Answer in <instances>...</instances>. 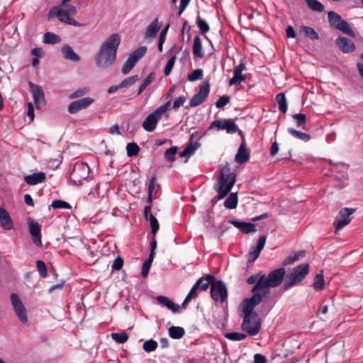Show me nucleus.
I'll return each instance as SVG.
<instances>
[{"mask_svg":"<svg viewBox=\"0 0 363 363\" xmlns=\"http://www.w3.org/2000/svg\"><path fill=\"white\" fill-rule=\"evenodd\" d=\"M262 301L260 296H252L250 298H245L241 304V311L243 320L241 328L250 336L257 335L262 328V320L259 314L254 310Z\"/></svg>","mask_w":363,"mask_h":363,"instance_id":"f257e3e1","label":"nucleus"},{"mask_svg":"<svg viewBox=\"0 0 363 363\" xmlns=\"http://www.w3.org/2000/svg\"><path fill=\"white\" fill-rule=\"evenodd\" d=\"M121 43V36L112 33L99 45L94 56V63L99 68H109L115 66L117 50Z\"/></svg>","mask_w":363,"mask_h":363,"instance_id":"f03ea898","label":"nucleus"},{"mask_svg":"<svg viewBox=\"0 0 363 363\" xmlns=\"http://www.w3.org/2000/svg\"><path fill=\"white\" fill-rule=\"evenodd\" d=\"M286 274L284 267H279L270 272L267 275L263 274L260 280L252 289V296H260V300H263L270 294V289L275 288L281 284Z\"/></svg>","mask_w":363,"mask_h":363,"instance_id":"7ed1b4c3","label":"nucleus"},{"mask_svg":"<svg viewBox=\"0 0 363 363\" xmlns=\"http://www.w3.org/2000/svg\"><path fill=\"white\" fill-rule=\"evenodd\" d=\"M235 174L231 172L228 164L225 165L221 169L218 182L213 186V189L218 192V195L211 200L213 206L229 194L235 183Z\"/></svg>","mask_w":363,"mask_h":363,"instance_id":"20e7f679","label":"nucleus"},{"mask_svg":"<svg viewBox=\"0 0 363 363\" xmlns=\"http://www.w3.org/2000/svg\"><path fill=\"white\" fill-rule=\"evenodd\" d=\"M309 272V264H301L294 268L293 271L287 275L288 281L283 285L284 290H288L293 286L301 282Z\"/></svg>","mask_w":363,"mask_h":363,"instance_id":"39448f33","label":"nucleus"},{"mask_svg":"<svg viewBox=\"0 0 363 363\" xmlns=\"http://www.w3.org/2000/svg\"><path fill=\"white\" fill-rule=\"evenodd\" d=\"M171 104V101H167L164 105L157 108L154 112L149 114L143 123V128L147 132H152L157 126L158 121L162 115L167 111Z\"/></svg>","mask_w":363,"mask_h":363,"instance_id":"423d86ee","label":"nucleus"},{"mask_svg":"<svg viewBox=\"0 0 363 363\" xmlns=\"http://www.w3.org/2000/svg\"><path fill=\"white\" fill-rule=\"evenodd\" d=\"M89 175V167L84 162H77L70 174L71 182L77 186L83 184Z\"/></svg>","mask_w":363,"mask_h":363,"instance_id":"0eeeda50","label":"nucleus"},{"mask_svg":"<svg viewBox=\"0 0 363 363\" xmlns=\"http://www.w3.org/2000/svg\"><path fill=\"white\" fill-rule=\"evenodd\" d=\"M211 296L215 301H220L221 303L227 301L228 291L223 281L215 279L211 287Z\"/></svg>","mask_w":363,"mask_h":363,"instance_id":"6e6552de","label":"nucleus"},{"mask_svg":"<svg viewBox=\"0 0 363 363\" xmlns=\"http://www.w3.org/2000/svg\"><path fill=\"white\" fill-rule=\"evenodd\" d=\"M10 298L15 313L23 324H27L28 322L27 311L21 298L14 293L11 294Z\"/></svg>","mask_w":363,"mask_h":363,"instance_id":"1a4fd4ad","label":"nucleus"},{"mask_svg":"<svg viewBox=\"0 0 363 363\" xmlns=\"http://www.w3.org/2000/svg\"><path fill=\"white\" fill-rule=\"evenodd\" d=\"M210 92V84L207 82H203L199 86V91L196 94L189 102V107H196L201 105L208 97Z\"/></svg>","mask_w":363,"mask_h":363,"instance_id":"9d476101","label":"nucleus"},{"mask_svg":"<svg viewBox=\"0 0 363 363\" xmlns=\"http://www.w3.org/2000/svg\"><path fill=\"white\" fill-rule=\"evenodd\" d=\"M62 7L63 6L52 9L48 14L49 18L56 16L61 22L74 26H81V24L77 23L74 18L71 17L72 16L64 11Z\"/></svg>","mask_w":363,"mask_h":363,"instance_id":"9b49d317","label":"nucleus"},{"mask_svg":"<svg viewBox=\"0 0 363 363\" xmlns=\"http://www.w3.org/2000/svg\"><path fill=\"white\" fill-rule=\"evenodd\" d=\"M30 91L33 95V101L37 108H40L45 105V95L43 89L38 84L28 83Z\"/></svg>","mask_w":363,"mask_h":363,"instance_id":"f8f14e48","label":"nucleus"},{"mask_svg":"<svg viewBox=\"0 0 363 363\" xmlns=\"http://www.w3.org/2000/svg\"><path fill=\"white\" fill-rule=\"evenodd\" d=\"M147 52L146 46H141L131 52L122 68H133L136 63L145 55Z\"/></svg>","mask_w":363,"mask_h":363,"instance_id":"ddd939ff","label":"nucleus"},{"mask_svg":"<svg viewBox=\"0 0 363 363\" xmlns=\"http://www.w3.org/2000/svg\"><path fill=\"white\" fill-rule=\"evenodd\" d=\"M94 101V99L90 97H85L74 101L69 104L67 111L69 113H76L78 111L89 107Z\"/></svg>","mask_w":363,"mask_h":363,"instance_id":"4468645a","label":"nucleus"},{"mask_svg":"<svg viewBox=\"0 0 363 363\" xmlns=\"http://www.w3.org/2000/svg\"><path fill=\"white\" fill-rule=\"evenodd\" d=\"M354 212V209L351 208H344L340 211L339 215L342 218L334 223L336 230H341L350 223L351 219L349 217Z\"/></svg>","mask_w":363,"mask_h":363,"instance_id":"2eb2a0df","label":"nucleus"},{"mask_svg":"<svg viewBox=\"0 0 363 363\" xmlns=\"http://www.w3.org/2000/svg\"><path fill=\"white\" fill-rule=\"evenodd\" d=\"M29 233H30L33 239V243L36 246H41V226L37 222H34L33 220H30L28 223Z\"/></svg>","mask_w":363,"mask_h":363,"instance_id":"dca6fc26","label":"nucleus"},{"mask_svg":"<svg viewBox=\"0 0 363 363\" xmlns=\"http://www.w3.org/2000/svg\"><path fill=\"white\" fill-rule=\"evenodd\" d=\"M267 238L265 235L260 236L255 247H252L249 253V262H255L259 256L261 251L264 247Z\"/></svg>","mask_w":363,"mask_h":363,"instance_id":"f3484780","label":"nucleus"},{"mask_svg":"<svg viewBox=\"0 0 363 363\" xmlns=\"http://www.w3.org/2000/svg\"><path fill=\"white\" fill-rule=\"evenodd\" d=\"M335 43L340 50L345 53L353 52L355 49L354 43L351 40L345 37H338L335 40Z\"/></svg>","mask_w":363,"mask_h":363,"instance_id":"a211bd4d","label":"nucleus"},{"mask_svg":"<svg viewBox=\"0 0 363 363\" xmlns=\"http://www.w3.org/2000/svg\"><path fill=\"white\" fill-rule=\"evenodd\" d=\"M230 223L243 233L248 234L257 231L255 225L251 223L239 221L236 220H230Z\"/></svg>","mask_w":363,"mask_h":363,"instance_id":"6ab92c4d","label":"nucleus"},{"mask_svg":"<svg viewBox=\"0 0 363 363\" xmlns=\"http://www.w3.org/2000/svg\"><path fill=\"white\" fill-rule=\"evenodd\" d=\"M250 150L247 147L246 144H240L235 155V161L238 164H243L250 159Z\"/></svg>","mask_w":363,"mask_h":363,"instance_id":"aec40b11","label":"nucleus"},{"mask_svg":"<svg viewBox=\"0 0 363 363\" xmlns=\"http://www.w3.org/2000/svg\"><path fill=\"white\" fill-rule=\"evenodd\" d=\"M61 53L64 59L72 62H79L80 57L68 45H64L61 48Z\"/></svg>","mask_w":363,"mask_h":363,"instance_id":"412c9836","label":"nucleus"},{"mask_svg":"<svg viewBox=\"0 0 363 363\" xmlns=\"http://www.w3.org/2000/svg\"><path fill=\"white\" fill-rule=\"evenodd\" d=\"M0 223L5 230L13 228V223L11 216L5 208H0Z\"/></svg>","mask_w":363,"mask_h":363,"instance_id":"4be33fe9","label":"nucleus"},{"mask_svg":"<svg viewBox=\"0 0 363 363\" xmlns=\"http://www.w3.org/2000/svg\"><path fill=\"white\" fill-rule=\"evenodd\" d=\"M46 179V175L44 172H37L32 174L26 176L24 178L25 182L29 185H35L43 183Z\"/></svg>","mask_w":363,"mask_h":363,"instance_id":"5701e85b","label":"nucleus"},{"mask_svg":"<svg viewBox=\"0 0 363 363\" xmlns=\"http://www.w3.org/2000/svg\"><path fill=\"white\" fill-rule=\"evenodd\" d=\"M216 277L212 274H206L199 279L196 283H199L198 289L206 291L209 286H212V283L215 281Z\"/></svg>","mask_w":363,"mask_h":363,"instance_id":"b1692460","label":"nucleus"},{"mask_svg":"<svg viewBox=\"0 0 363 363\" xmlns=\"http://www.w3.org/2000/svg\"><path fill=\"white\" fill-rule=\"evenodd\" d=\"M162 24L159 23L158 18H155L151 23L147 26L145 33V38H153L157 35L159 30L160 29Z\"/></svg>","mask_w":363,"mask_h":363,"instance_id":"393cba45","label":"nucleus"},{"mask_svg":"<svg viewBox=\"0 0 363 363\" xmlns=\"http://www.w3.org/2000/svg\"><path fill=\"white\" fill-rule=\"evenodd\" d=\"M156 300L161 305L166 306L168 309L171 310L173 313H178L180 310V306L175 304L169 298L164 296H159L156 298Z\"/></svg>","mask_w":363,"mask_h":363,"instance_id":"a878e982","label":"nucleus"},{"mask_svg":"<svg viewBox=\"0 0 363 363\" xmlns=\"http://www.w3.org/2000/svg\"><path fill=\"white\" fill-rule=\"evenodd\" d=\"M192 52L195 57L202 58L204 57V53L202 51V44H201V39L200 36L196 35L194 38L193 47H192Z\"/></svg>","mask_w":363,"mask_h":363,"instance_id":"bb28decb","label":"nucleus"},{"mask_svg":"<svg viewBox=\"0 0 363 363\" xmlns=\"http://www.w3.org/2000/svg\"><path fill=\"white\" fill-rule=\"evenodd\" d=\"M313 287L315 291H322L325 287L323 271L320 270L313 279Z\"/></svg>","mask_w":363,"mask_h":363,"instance_id":"cd10ccee","label":"nucleus"},{"mask_svg":"<svg viewBox=\"0 0 363 363\" xmlns=\"http://www.w3.org/2000/svg\"><path fill=\"white\" fill-rule=\"evenodd\" d=\"M168 333L172 339H181L185 334V330L179 326H171L168 329Z\"/></svg>","mask_w":363,"mask_h":363,"instance_id":"c85d7f7f","label":"nucleus"},{"mask_svg":"<svg viewBox=\"0 0 363 363\" xmlns=\"http://www.w3.org/2000/svg\"><path fill=\"white\" fill-rule=\"evenodd\" d=\"M233 77L230 79V86H238L245 79V77L242 74V69H234Z\"/></svg>","mask_w":363,"mask_h":363,"instance_id":"c756f323","label":"nucleus"},{"mask_svg":"<svg viewBox=\"0 0 363 363\" xmlns=\"http://www.w3.org/2000/svg\"><path fill=\"white\" fill-rule=\"evenodd\" d=\"M238 202V193H231L224 202L226 208L234 209L237 207Z\"/></svg>","mask_w":363,"mask_h":363,"instance_id":"7c9ffc66","label":"nucleus"},{"mask_svg":"<svg viewBox=\"0 0 363 363\" xmlns=\"http://www.w3.org/2000/svg\"><path fill=\"white\" fill-rule=\"evenodd\" d=\"M328 18L330 26L335 29L336 26L342 21L341 16L335 11H329Z\"/></svg>","mask_w":363,"mask_h":363,"instance_id":"2f4dec72","label":"nucleus"},{"mask_svg":"<svg viewBox=\"0 0 363 363\" xmlns=\"http://www.w3.org/2000/svg\"><path fill=\"white\" fill-rule=\"evenodd\" d=\"M222 130L228 133H234L237 132V125L233 119H225L223 121Z\"/></svg>","mask_w":363,"mask_h":363,"instance_id":"473e14b6","label":"nucleus"},{"mask_svg":"<svg viewBox=\"0 0 363 363\" xmlns=\"http://www.w3.org/2000/svg\"><path fill=\"white\" fill-rule=\"evenodd\" d=\"M288 133L289 134H291L292 136H294V138L299 139L304 142H308L311 139V136L309 134L301 132L299 130H296L292 128H289L288 129Z\"/></svg>","mask_w":363,"mask_h":363,"instance_id":"72a5a7b5","label":"nucleus"},{"mask_svg":"<svg viewBox=\"0 0 363 363\" xmlns=\"http://www.w3.org/2000/svg\"><path fill=\"white\" fill-rule=\"evenodd\" d=\"M336 29L338 30H340L342 31V33L351 36V37H354L355 36V33H354V31L352 30V28H350V25L348 24V23L343 20L342 21L340 22V24H338L337 26H336Z\"/></svg>","mask_w":363,"mask_h":363,"instance_id":"f704fd0d","label":"nucleus"},{"mask_svg":"<svg viewBox=\"0 0 363 363\" xmlns=\"http://www.w3.org/2000/svg\"><path fill=\"white\" fill-rule=\"evenodd\" d=\"M300 31L303 33L306 37H308L311 40H318L319 38L318 33L311 27L303 26L301 27Z\"/></svg>","mask_w":363,"mask_h":363,"instance_id":"c9c22d12","label":"nucleus"},{"mask_svg":"<svg viewBox=\"0 0 363 363\" xmlns=\"http://www.w3.org/2000/svg\"><path fill=\"white\" fill-rule=\"evenodd\" d=\"M60 38L55 33L47 32L43 37V43L46 44H56L60 42Z\"/></svg>","mask_w":363,"mask_h":363,"instance_id":"e433bc0d","label":"nucleus"},{"mask_svg":"<svg viewBox=\"0 0 363 363\" xmlns=\"http://www.w3.org/2000/svg\"><path fill=\"white\" fill-rule=\"evenodd\" d=\"M276 101L279 105V108L283 113H286L288 106L285 95L284 93H279L276 96Z\"/></svg>","mask_w":363,"mask_h":363,"instance_id":"4c0bfd02","label":"nucleus"},{"mask_svg":"<svg viewBox=\"0 0 363 363\" xmlns=\"http://www.w3.org/2000/svg\"><path fill=\"white\" fill-rule=\"evenodd\" d=\"M308 6L314 11L322 12L324 11V5L318 0H305Z\"/></svg>","mask_w":363,"mask_h":363,"instance_id":"58836bf2","label":"nucleus"},{"mask_svg":"<svg viewBox=\"0 0 363 363\" xmlns=\"http://www.w3.org/2000/svg\"><path fill=\"white\" fill-rule=\"evenodd\" d=\"M112 339L117 343L123 344L128 341L129 335L126 332L112 333Z\"/></svg>","mask_w":363,"mask_h":363,"instance_id":"ea45409f","label":"nucleus"},{"mask_svg":"<svg viewBox=\"0 0 363 363\" xmlns=\"http://www.w3.org/2000/svg\"><path fill=\"white\" fill-rule=\"evenodd\" d=\"M126 151L128 157H133L138 155L140 147L135 143H129L126 145Z\"/></svg>","mask_w":363,"mask_h":363,"instance_id":"a19ab883","label":"nucleus"},{"mask_svg":"<svg viewBox=\"0 0 363 363\" xmlns=\"http://www.w3.org/2000/svg\"><path fill=\"white\" fill-rule=\"evenodd\" d=\"M178 147L177 146H172L167 149L164 154V158L168 162H172L175 160V155L177 152Z\"/></svg>","mask_w":363,"mask_h":363,"instance_id":"79ce46f5","label":"nucleus"},{"mask_svg":"<svg viewBox=\"0 0 363 363\" xmlns=\"http://www.w3.org/2000/svg\"><path fill=\"white\" fill-rule=\"evenodd\" d=\"M293 118L296 120L297 127L306 129V115L303 113H296L293 115Z\"/></svg>","mask_w":363,"mask_h":363,"instance_id":"37998d69","label":"nucleus"},{"mask_svg":"<svg viewBox=\"0 0 363 363\" xmlns=\"http://www.w3.org/2000/svg\"><path fill=\"white\" fill-rule=\"evenodd\" d=\"M225 337L233 341H240L245 339L247 335L244 333H240L237 332L228 333L225 334Z\"/></svg>","mask_w":363,"mask_h":363,"instance_id":"c03bdc74","label":"nucleus"},{"mask_svg":"<svg viewBox=\"0 0 363 363\" xmlns=\"http://www.w3.org/2000/svg\"><path fill=\"white\" fill-rule=\"evenodd\" d=\"M157 342L154 340H148L143 345V349L147 352L155 351L157 347Z\"/></svg>","mask_w":363,"mask_h":363,"instance_id":"a18cd8bd","label":"nucleus"},{"mask_svg":"<svg viewBox=\"0 0 363 363\" xmlns=\"http://www.w3.org/2000/svg\"><path fill=\"white\" fill-rule=\"evenodd\" d=\"M154 257H148V258L144 262L142 270H141V275L143 277H146L149 273L151 264L152 263Z\"/></svg>","mask_w":363,"mask_h":363,"instance_id":"49530a36","label":"nucleus"},{"mask_svg":"<svg viewBox=\"0 0 363 363\" xmlns=\"http://www.w3.org/2000/svg\"><path fill=\"white\" fill-rule=\"evenodd\" d=\"M51 206L53 208H63V209H70L72 207L70 204L65 201L55 199L52 201Z\"/></svg>","mask_w":363,"mask_h":363,"instance_id":"de8ad7c7","label":"nucleus"},{"mask_svg":"<svg viewBox=\"0 0 363 363\" xmlns=\"http://www.w3.org/2000/svg\"><path fill=\"white\" fill-rule=\"evenodd\" d=\"M194 137V134L191 135L190 141L189 144L186 145V147L184 148L185 150L189 153V155H191L194 154L196 150H197L201 144L199 142H196L195 143H193L192 138Z\"/></svg>","mask_w":363,"mask_h":363,"instance_id":"09e8293b","label":"nucleus"},{"mask_svg":"<svg viewBox=\"0 0 363 363\" xmlns=\"http://www.w3.org/2000/svg\"><path fill=\"white\" fill-rule=\"evenodd\" d=\"M180 48L174 47L170 50V54L172 55L171 57L167 62V65L164 68H173L176 60V53L179 52Z\"/></svg>","mask_w":363,"mask_h":363,"instance_id":"8fccbe9b","label":"nucleus"},{"mask_svg":"<svg viewBox=\"0 0 363 363\" xmlns=\"http://www.w3.org/2000/svg\"><path fill=\"white\" fill-rule=\"evenodd\" d=\"M230 101V96L228 95H223L216 101L215 105L217 108H223L228 104Z\"/></svg>","mask_w":363,"mask_h":363,"instance_id":"3c124183","label":"nucleus"},{"mask_svg":"<svg viewBox=\"0 0 363 363\" xmlns=\"http://www.w3.org/2000/svg\"><path fill=\"white\" fill-rule=\"evenodd\" d=\"M196 24L203 35H205L209 30V26L207 22L199 16L197 17Z\"/></svg>","mask_w":363,"mask_h":363,"instance_id":"603ef678","label":"nucleus"},{"mask_svg":"<svg viewBox=\"0 0 363 363\" xmlns=\"http://www.w3.org/2000/svg\"><path fill=\"white\" fill-rule=\"evenodd\" d=\"M149 219H150L152 233L153 234V236H155L156 233H157V231L159 230V228H160L159 223H158L157 218L152 214H150Z\"/></svg>","mask_w":363,"mask_h":363,"instance_id":"864d4df0","label":"nucleus"},{"mask_svg":"<svg viewBox=\"0 0 363 363\" xmlns=\"http://www.w3.org/2000/svg\"><path fill=\"white\" fill-rule=\"evenodd\" d=\"M139 80V77L138 75H133L130 77L126 78L122 81L120 84V87L124 88L128 86H130L134 84L137 81Z\"/></svg>","mask_w":363,"mask_h":363,"instance_id":"5fc2aeb1","label":"nucleus"},{"mask_svg":"<svg viewBox=\"0 0 363 363\" xmlns=\"http://www.w3.org/2000/svg\"><path fill=\"white\" fill-rule=\"evenodd\" d=\"M36 266L40 275L43 278L46 277L48 275V271L45 262L42 260H38L36 262Z\"/></svg>","mask_w":363,"mask_h":363,"instance_id":"6e6d98bb","label":"nucleus"},{"mask_svg":"<svg viewBox=\"0 0 363 363\" xmlns=\"http://www.w3.org/2000/svg\"><path fill=\"white\" fill-rule=\"evenodd\" d=\"M152 75L153 73H150L143 82L142 84L140 85L138 91V95H140L142 94V92L145 90V89L152 82Z\"/></svg>","mask_w":363,"mask_h":363,"instance_id":"4d7b16f0","label":"nucleus"},{"mask_svg":"<svg viewBox=\"0 0 363 363\" xmlns=\"http://www.w3.org/2000/svg\"><path fill=\"white\" fill-rule=\"evenodd\" d=\"M203 75V69H194L192 73L188 76V80L194 82L201 78Z\"/></svg>","mask_w":363,"mask_h":363,"instance_id":"13d9d810","label":"nucleus"},{"mask_svg":"<svg viewBox=\"0 0 363 363\" xmlns=\"http://www.w3.org/2000/svg\"><path fill=\"white\" fill-rule=\"evenodd\" d=\"M186 100V96H180L173 102L172 108L174 111H177L181 106L184 105Z\"/></svg>","mask_w":363,"mask_h":363,"instance_id":"bf43d9fd","label":"nucleus"},{"mask_svg":"<svg viewBox=\"0 0 363 363\" xmlns=\"http://www.w3.org/2000/svg\"><path fill=\"white\" fill-rule=\"evenodd\" d=\"M123 259L121 256L117 257L112 264V270L121 269L123 266Z\"/></svg>","mask_w":363,"mask_h":363,"instance_id":"052dcab7","label":"nucleus"},{"mask_svg":"<svg viewBox=\"0 0 363 363\" xmlns=\"http://www.w3.org/2000/svg\"><path fill=\"white\" fill-rule=\"evenodd\" d=\"M262 274H262V272H258L257 274L251 275L250 277L247 278V283L250 285H255L257 283L259 282Z\"/></svg>","mask_w":363,"mask_h":363,"instance_id":"680f3d73","label":"nucleus"},{"mask_svg":"<svg viewBox=\"0 0 363 363\" xmlns=\"http://www.w3.org/2000/svg\"><path fill=\"white\" fill-rule=\"evenodd\" d=\"M157 177L155 176H152L150 179V184L148 186V193L153 194L155 189H159L160 187V184H156Z\"/></svg>","mask_w":363,"mask_h":363,"instance_id":"e2e57ef3","label":"nucleus"},{"mask_svg":"<svg viewBox=\"0 0 363 363\" xmlns=\"http://www.w3.org/2000/svg\"><path fill=\"white\" fill-rule=\"evenodd\" d=\"M88 91V89L86 87L80 88L73 92L70 96V99H76L85 95Z\"/></svg>","mask_w":363,"mask_h":363,"instance_id":"0e129e2a","label":"nucleus"},{"mask_svg":"<svg viewBox=\"0 0 363 363\" xmlns=\"http://www.w3.org/2000/svg\"><path fill=\"white\" fill-rule=\"evenodd\" d=\"M198 286H199V283L194 284V285L191 289L190 291L189 292V294L186 296L188 298H189L192 300L193 298H195L196 297H197V296H198L197 291L199 290Z\"/></svg>","mask_w":363,"mask_h":363,"instance_id":"69168bd1","label":"nucleus"},{"mask_svg":"<svg viewBox=\"0 0 363 363\" xmlns=\"http://www.w3.org/2000/svg\"><path fill=\"white\" fill-rule=\"evenodd\" d=\"M267 357L261 354H255L254 355V362L255 363H267Z\"/></svg>","mask_w":363,"mask_h":363,"instance_id":"338daca9","label":"nucleus"},{"mask_svg":"<svg viewBox=\"0 0 363 363\" xmlns=\"http://www.w3.org/2000/svg\"><path fill=\"white\" fill-rule=\"evenodd\" d=\"M63 6H64V8H62V9H64V11H65L70 16H73L77 13V9H76L75 6H74L72 5H67L66 6L65 5Z\"/></svg>","mask_w":363,"mask_h":363,"instance_id":"774afa93","label":"nucleus"}]
</instances>
